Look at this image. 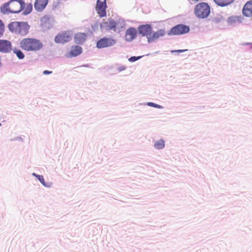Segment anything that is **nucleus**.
I'll list each match as a JSON object with an SVG mask.
<instances>
[{"instance_id": "1", "label": "nucleus", "mask_w": 252, "mask_h": 252, "mask_svg": "<svg viewBox=\"0 0 252 252\" xmlns=\"http://www.w3.org/2000/svg\"><path fill=\"white\" fill-rule=\"evenodd\" d=\"M19 45L22 49L29 52H36L43 47V44L39 40L30 37L22 39L20 41Z\"/></svg>"}, {"instance_id": "2", "label": "nucleus", "mask_w": 252, "mask_h": 252, "mask_svg": "<svg viewBox=\"0 0 252 252\" xmlns=\"http://www.w3.org/2000/svg\"><path fill=\"white\" fill-rule=\"evenodd\" d=\"M25 2L22 0H11L4 3L0 8V12L3 14L10 13L20 12L24 7Z\"/></svg>"}, {"instance_id": "3", "label": "nucleus", "mask_w": 252, "mask_h": 252, "mask_svg": "<svg viewBox=\"0 0 252 252\" xmlns=\"http://www.w3.org/2000/svg\"><path fill=\"white\" fill-rule=\"evenodd\" d=\"M8 27L10 32L21 36L26 35L29 32V26L25 22H13Z\"/></svg>"}, {"instance_id": "4", "label": "nucleus", "mask_w": 252, "mask_h": 252, "mask_svg": "<svg viewBox=\"0 0 252 252\" xmlns=\"http://www.w3.org/2000/svg\"><path fill=\"white\" fill-rule=\"evenodd\" d=\"M194 14L199 18L207 17L210 13V8L208 3L201 2L196 4L194 7Z\"/></svg>"}, {"instance_id": "5", "label": "nucleus", "mask_w": 252, "mask_h": 252, "mask_svg": "<svg viewBox=\"0 0 252 252\" xmlns=\"http://www.w3.org/2000/svg\"><path fill=\"white\" fill-rule=\"evenodd\" d=\"M72 33L70 31H64L59 33L54 38L57 43H64L70 41L72 37Z\"/></svg>"}, {"instance_id": "6", "label": "nucleus", "mask_w": 252, "mask_h": 252, "mask_svg": "<svg viewBox=\"0 0 252 252\" xmlns=\"http://www.w3.org/2000/svg\"><path fill=\"white\" fill-rule=\"evenodd\" d=\"M189 27L183 24H179L173 27L169 32V35H180L189 32Z\"/></svg>"}, {"instance_id": "7", "label": "nucleus", "mask_w": 252, "mask_h": 252, "mask_svg": "<svg viewBox=\"0 0 252 252\" xmlns=\"http://www.w3.org/2000/svg\"><path fill=\"white\" fill-rule=\"evenodd\" d=\"M106 1V0H97L96 1L95 10L100 17H104L106 15L107 5Z\"/></svg>"}, {"instance_id": "8", "label": "nucleus", "mask_w": 252, "mask_h": 252, "mask_svg": "<svg viewBox=\"0 0 252 252\" xmlns=\"http://www.w3.org/2000/svg\"><path fill=\"white\" fill-rule=\"evenodd\" d=\"M116 43L115 40L111 38H102L99 39L96 43V47L98 48H103L114 45Z\"/></svg>"}, {"instance_id": "9", "label": "nucleus", "mask_w": 252, "mask_h": 252, "mask_svg": "<svg viewBox=\"0 0 252 252\" xmlns=\"http://www.w3.org/2000/svg\"><path fill=\"white\" fill-rule=\"evenodd\" d=\"M12 50L11 42L7 40L0 39V52L4 53L10 52Z\"/></svg>"}, {"instance_id": "10", "label": "nucleus", "mask_w": 252, "mask_h": 252, "mask_svg": "<svg viewBox=\"0 0 252 252\" xmlns=\"http://www.w3.org/2000/svg\"><path fill=\"white\" fill-rule=\"evenodd\" d=\"M138 30L140 34L143 36H146L148 38V36L151 33L152 28L149 25H144L139 26Z\"/></svg>"}, {"instance_id": "11", "label": "nucleus", "mask_w": 252, "mask_h": 252, "mask_svg": "<svg viewBox=\"0 0 252 252\" xmlns=\"http://www.w3.org/2000/svg\"><path fill=\"white\" fill-rule=\"evenodd\" d=\"M136 30L134 28H129L126 31L125 38L127 41H131L136 38Z\"/></svg>"}, {"instance_id": "12", "label": "nucleus", "mask_w": 252, "mask_h": 252, "mask_svg": "<svg viewBox=\"0 0 252 252\" xmlns=\"http://www.w3.org/2000/svg\"><path fill=\"white\" fill-rule=\"evenodd\" d=\"M117 23L116 22L114 21L113 19H109L108 21L104 22L101 27L105 28L106 30L110 31V30H114L115 31V29L117 27Z\"/></svg>"}, {"instance_id": "13", "label": "nucleus", "mask_w": 252, "mask_h": 252, "mask_svg": "<svg viewBox=\"0 0 252 252\" xmlns=\"http://www.w3.org/2000/svg\"><path fill=\"white\" fill-rule=\"evenodd\" d=\"M165 32L164 30H159L156 32L152 33L148 36V41L149 42H152L155 40L158 39L160 37L163 36L165 34Z\"/></svg>"}, {"instance_id": "14", "label": "nucleus", "mask_w": 252, "mask_h": 252, "mask_svg": "<svg viewBox=\"0 0 252 252\" xmlns=\"http://www.w3.org/2000/svg\"><path fill=\"white\" fill-rule=\"evenodd\" d=\"M243 14L247 17H252V0L248 1L243 9Z\"/></svg>"}, {"instance_id": "15", "label": "nucleus", "mask_w": 252, "mask_h": 252, "mask_svg": "<svg viewBox=\"0 0 252 252\" xmlns=\"http://www.w3.org/2000/svg\"><path fill=\"white\" fill-rule=\"evenodd\" d=\"M49 0H35L34 4L35 9L38 11H41L46 6Z\"/></svg>"}, {"instance_id": "16", "label": "nucleus", "mask_w": 252, "mask_h": 252, "mask_svg": "<svg viewBox=\"0 0 252 252\" xmlns=\"http://www.w3.org/2000/svg\"><path fill=\"white\" fill-rule=\"evenodd\" d=\"M82 53V48L79 46H73L71 47L69 57H76Z\"/></svg>"}, {"instance_id": "17", "label": "nucleus", "mask_w": 252, "mask_h": 252, "mask_svg": "<svg viewBox=\"0 0 252 252\" xmlns=\"http://www.w3.org/2000/svg\"><path fill=\"white\" fill-rule=\"evenodd\" d=\"M86 34L84 33H76L74 36L75 42L77 44H82L86 40Z\"/></svg>"}, {"instance_id": "18", "label": "nucleus", "mask_w": 252, "mask_h": 252, "mask_svg": "<svg viewBox=\"0 0 252 252\" xmlns=\"http://www.w3.org/2000/svg\"><path fill=\"white\" fill-rule=\"evenodd\" d=\"M214 1L218 6L224 7L231 4L234 0H214Z\"/></svg>"}, {"instance_id": "19", "label": "nucleus", "mask_w": 252, "mask_h": 252, "mask_svg": "<svg viewBox=\"0 0 252 252\" xmlns=\"http://www.w3.org/2000/svg\"><path fill=\"white\" fill-rule=\"evenodd\" d=\"M165 146V142L163 139L157 141L154 144V147L158 150L163 149Z\"/></svg>"}, {"instance_id": "20", "label": "nucleus", "mask_w": 252, "mask_h": 252, "mask_svg": "<svg viewBox=\"0 0 252 252\" xmlns=\"http://www.w3.org/2000/svg\"><path fill=\"white\" fill-rule=\"evenodd\" d=\"M13 53L16 55L17 58L20 60H22L25 58L24 53L19 49H14Z\"/></svg>"}, {"instance_id": "21", "label": "nucleus", "mask_w": 252, "mask_h": 252, "mask_svg": "<svg viewBox=\"0 0 252 252\" xmlns=\"http://www.w3.org/2000/svg\"><path fill=\"white\" fill-rule=\"evenodd\" d=\"M4 30V24H3L2 21L1 20H0V38L3 36Z\"/></svg>"}, {"instance_id": "22", "label": "nucleus", "mask_w": 252, "mask_h": 252, "mask_svg": "<svg viewBox=\"0 0 252 252\" xmlns=\"http://www.w3.org/2000/svg\"><path fill=\"white\" fill-rule=\"evenodd\" d=\"M37 179L40 181V182L44 186L47 187L45 182L44 177L42 175H38L37 176Z\"/></svg>"}, {"instance_id": "23", "label": "nucleus", "mask_w": 252, "mask_h": 252, "mask_svg": "<svg viewBox=\"0 0 252 252\" xmlns=\"http://www.w3.org/2000/svg\"><path fill=\"white\" fill-rule=\"evenodd\" d=\"M147 105L148 106H152V107H156V108H162V106L158 105V104H155L154 103H153V102H148L147 103Z\"/></svg>"}, {"instance_id": "24", "label": "nucleus", "mask_w": 252, "mask_h": 252, "mask_svg": "<svg viewBox=\"0 0 252 252\" xmlns=\"http://www.w3.org/2000/svg\"><path fill=\"white\" fill-rule=\"evenodd\" d=\"M140 58V57H131L129 59V61L131 62H134Z\"/></svg>"}, {"instance_id": "25", "label": "nucleus", "mask_w": 252, "mask_h": 252, "mask_svg": "<svg viewBox=\"0 0 252 252\" xmlns=\"http://www.w3.org/2000/svg\"><path fill=\"white\" fill-rule=\"evenodd\" d=\"M126 69V67L124 66H120L118 68V70L120 72V71H122L124 70H125Z\"/></svg>"}, {"instance_id": "26", "label": "nucleus", "mask_w": 252, "mask_h": 252, "mask_svg": "<svg viewBox=\"0 0 252 252\" xmlns=\"http://www.w3.org/2000/svg\"><path fill=\"white\" fill-rule=\"evenodd\" d=\"M52 73V71H48V70H44L43 72V74H44V75L50 74H51Z\"/></svg>"}, {"instance_id": "27", "label": "nucleus", "mask_w": 252, "mask_h": 252, "mask_svg": "<svg viewBox=\"0 0 252 252\" xmlns=\"http://www.w3.org/2000/svg\"><path fill=\"white\" fill-rule=\"evenodd\" d=\"M187 50H177V51H174L173 52H183L184 51H187Z\"/></svg>"}, {"instance_id": "28", "label": "nucleus", "mask_w": 252, "mask_h": 252, "mask_svg": "<svg viewBox=\"0 0 252 252\" xmlns=\"http://www.w3.org/2000/svg\"><path fill=\"white\" fill-rule=\"evenodd\" d=\"M32 175L35 176V177H36L37 178V176H38V175H37V174H36L35 173H32Z\"/></svg>"}, {"instance_id": "29", "label": "nucleus", "mask_w": 252, "mask_h": 252, "mask_svg": "<svg viewBox=\"0 0 252 252\" xmlns=\"http://www.w3.org/2000/svg\"><path fill=\"white\" fill-rule=\"evenodd\" d=\"M192 1L195 2H197L199 0H191Z\"/></svg>"}, {"instance_id": "30", "label": "nucleus", "mask_w": 252, "mask_h": 252, "mask_svg": "<svg viewBox=\"0 0 252 252\" xmlns=\"http://www.w3.org/2000/svg\"><path fill=\"white\" fill-rule=\"evenodd\" d=\"M1 125V124H0V126Z\"/></svg>"}]
</instances>
